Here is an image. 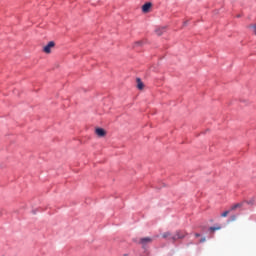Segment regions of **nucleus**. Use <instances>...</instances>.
Wrapping results in <instances>:
<instances>
[{
  "mask_svg": "<svg viewBox=\"0 0 256 256\" xmlns=\"http://www.w3.org/2000/svg\"><path fill=\"white\" fill-rule=\"evenodd\" d=\"M184 237H185V232H183V231H177V232L175 233V235H173V236L171 237V239H172V241H178V239H184Z\"/></svg>",
  "mask_w": 256,
  "mask_h": 256,
  "instance_id": "obj_1",
  "label": "nucleus"
},
{
  "mask_svg": "<svg viewBox=\"0 0 256 256\" xmlns=\"http://www.w3.org/2000/svg\"><path fill=\"white\" fill-rule=\"evenodd\" d=\"M55 47V42L50 41L44 48L43 51L44 53H51V48Z\"/></svg>",
  "mask_w": 256,
  "mask_h": 256,
  "instance_id": "obj_2",
  "label": "nucleus"
},
{
  "mask_svg": "<svg viewBox=\"0 0 256 256\" xmlns=\"http://www.w3.org/2000/svg\"><path fill=\"white\" fill-rule=\"evenodd\" d=\"M237 219V216L233 215L231 216V221H235Z\"/></svg>",
  "mask_w": 256,
  "mask_h": 256,
  "instance_id": "obj_14",
  "label": "nucleus"
},
{
  "mask_svg": "<svg viewBox=\"0 0 256 256\" xmlns=\"http://www.w3.org/2000/svg\"><path fill=\"white\" fill-rule=\"evenodd\" d=\"M251 28H253V32L255 33V35H256V24H254V25H252V26H250Z\"/></svg>",
  "mask_w": 256,
  "mask_h": 256,
  "instance_id": "obj_13",
  "label": "nucleus"
},
{
  "mask_svg": "<svg viewBox=\"0 0 256 256\" xmlns=\"http://www.w3.org/2000/svg\"><path fill=\"white\" fill-rule=\"evenodd\" d=\"M229 215V210H226L224 211L222 214H221V217H227Z\"/></svg>",
  "mask_w": 256,
  "mask_h": 256,
  "instance_id": "obj_10",
  "label": "nucleus"
},
{
  "mask_svg": "<svg viewBox=\"0 0 256 256\" xmlns=\"http://www.w3.org/2000/svg\"><path fill=\"white\" fill-rule=\"evenodd\" d=\"M219 229H221V227H210L209 231H219Z\"/></svg>",
  "mask_w": 256,
  "mask_h": 256,
  "instance_id": "obj_9",
  "label": "nucleus"
},
{
  "mask_svg": "<svg viewBox=\"0 0 256 256\" xmlns=\"http://www.w3.org/2000/svg\"><path fill=\"white\" fill-rule=\"evenodd\" d=\"M205 241H206L205 237L200 239V243H205Z\"/></svg>",
  "mask_w": 256,
  "mask_h": 256,
  "instance_id": "obj_15",
  "label": "nucleus"
},
{
  "mask_svg": "<svg viewBox=\"0 0 256 256\" xmlns=\"http://www.w3.org/2000/svg\"><path fill=\"white\" fill-rule=\"evenodd\" d=\"M171 236V233L170 232H165L164 234H163V238L164 239H167V237H170Z\"/></svg>",
  "mask_w": 256,
  "mask_h": 256,
  "instance_id": "obj_11",
  "label": "nucleus"
},
{
  "mask_svg": "<svg viewBox=\"0 0 256 256\" xmlns=\"http://www.w3.org/2000/svg\"><path fill=\"white\" fill-rule=\"evenodd\" d=\"M151 2H147L142 6L143 13H149V9H151Z\"/></svg>",
  "mask_w": 256,
  "mask_h": 256,
  "instance_id": "obj_4",
  "label": "nucleus"
},
{
  "mask_svg": "<svg viewBox=\"0 0 256 256\" xmlns=\"http://www.w3.org/2000/svg\"><path fill=\"white\" fill-rule=\"evenodd\" d=\"M96 135H98V137H105V129L97 128L96 129Z\"/></svg>",
  "mask_w": 256,
  "mask_h": 256,
  "instance_id": "obj_5",
  "label": "nucleus"
},
{
  "mask_svg": "<svg viewBox=\"0 0 256 256\" xmlns=\"http://www.w3.org/2000/svg\"><path fill=\"white\" fill-rule=\"evenodd\" d=\"M136 81H137V88L140 90L143 89L144 85H143V82L141 81V78H137Z\"/></svg>",
  "mask_w": 256,
  "mask_h": 256,
  "instance_id": "obj_7",
  "label": "nucleus"
},
{
  "mask_svg": "<svg viewBox=\"0 0 256 256\" xmlns=\"http://www.w3.org/2000/svg\"><path fill=\"white\" fill-rule=\"evenodd\" d=\"M239 207H242V204H241V203L234 204V205L231 207V211H235V209H239Z\"/></svg>",
  "mask_w": 256,
  "mask_h": 256,
  "instance_id": "obj_8",
  "label": "nucleus"
},
{
  "mask_svg": "<svg viewBox=\"0 0 256 256\" xmlns=\"http://www.w3.org/2000/svg\"><path fill=\"white\" fill-rule=\"evenodd\" d=\"M237 17H241V15H238Z\"/></svg>",
  "mask_w": 256,
  "mask_h": 256,
  "instance_id": "obj_18",
  "label": "nucleus"
},
{
  "mask_svg": "<svg viewBox=\"0 0 256 256\" xmlns=\"http://www.w3.org/2000/svg\"><path fill=\"white\" fill-rule=\"evenodd\" d=\"M152 241H153V238H150V237H145L140 239V243L141 245H143V247H145L147 243H151Z\"/></svg>",
  "mask_w": 256,
  "mask_h": 256,
  "instance_id": "obj_3",
  "label": "nucleus"
},
{
  "mask_svg": "<svg viewBox=\"0 0 256 256\" xmlns=\"http://www.w3.org/2000/svg\"><path fill=\"white\" fill-rule=\"evenodd\" d=\"M166 27H160V28H157L155 31H156V34L161 36V34L166 31Z\"/></svg>",
  "mask_w": 256,
  "mask_h": 256,
  "instance_id": "obj_6",
  "label": "nucleus"
},
{
  "mask_svg": "<svg viewBox=\"0 0 256 256\" xmlns=\"http://www.w3.org/2000/svg\"><path fill=\"white\" fill-rule=\"evenodd\" d=\"M140 45H143V42L138 41V42L135 43V46H136V47H139Z\"/></svg>",
  "mask_w": 256,
  "mask_h": 256,
  "instance_id": "obj_12",
  "label": "nucleus"
},
{
  "mask_svg": "<svg viewBox=\"0 0 256 256\" xmlns=\"http://www.w3.org/2000/svg\"><path fill=\"white\" fill-rule=\"evenodd\" d=\"M184 25H187V22H185Z\"/></svg>",
  "mask_w": 256,
  "mask_h": 256,
  "instance_id": "obj_17",
  "label": "nucleus"
},
{
  "mask_svg": "<svg viewBox=\"0 0 256 256\" xmlns=\"http://www.w3.org/2000/svg\"><path fill=\"white\" fill-rule=\"evenodd\" d=\"M195 237H201L200 233H195Z\"/></svg>",
  "mask_w": 256,
  "mask_h": 256,
  "instance_id": "obj_16",
  "label": "nucleus"
}]
</instances>
